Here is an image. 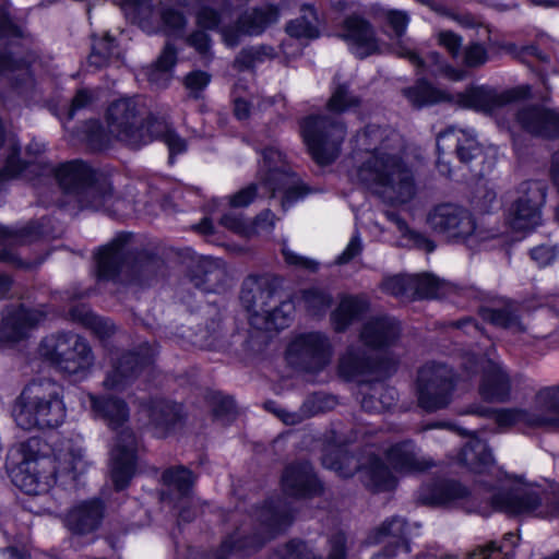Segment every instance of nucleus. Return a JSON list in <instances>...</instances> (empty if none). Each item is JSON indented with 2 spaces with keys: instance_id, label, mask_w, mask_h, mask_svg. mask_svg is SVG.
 Masks as SVG:
<instances>
[{
  "instance_id": "37998d69",
  "label": "nucleus",
  "mask_w": 559,
  "mask_h": 559,
  "mask_svg": "<svg viewBox=\"0 0 559 559\" xmlns=\"http://www.w3.org/2000/svg\"><path fill=\"white\" fill-rule=\"evenodd\" d=\"M146 144L153 139L162 140L169 150V163H174V157L187 150V142L166 122L164 119L152 117L147 121L146 131L144 130Z\"/></svg>"
},
{
  "instance_id": "09e8293b",
  "label": "nucleus",
  "mask_w": 559,
  "mask_h": 559,
  "mask_svg": "<svg viewBox=\"0 0 559 559\" xmlns=\"http://www.w3.org/2000/svg\"><path fill=\"white\" fill-rule=\"evenodd\" d=\"M483 318L491 324L512 331L513 333H523L525 325L520 319L518 308L508 304L501 308H485L481 311Z\"/></svg>"
},
{
  "instance_id": "2f4dec72",
  "label": "nucleus",
  "mask_w": 559,
  "mask_h": 559,
  "mask_svg": "<svg viewBox=\"0 0 559 559\" xmlns=\"http://www.w3.org/2000/svg\"><path fill=\"white\" fill-rule=\"evenodd\" d=\"M479 394L485 401L506 403L511 395V379L503 366L488 358L483 366Z\"/></svg>"
},
{
  "instance_id": "0e129e2a",
  "label": "nucleus",
  "mask_w": 559,
  "mask_h": 559,
  "mask_svg": "<svg viewBox=\"0 0 559 559\" xmlns=\"http://www.w3.org/2000/svg\"><path fill=\"white\" fill-rule=\"evenodd\" d=\"M334 405V400L322 393L309 395L300 406L305 419L316 416L330 409Z\"/></svg>"
},
{
  "instance_id": "4be33fe9",
  "label": "nucleus",
  "mask_w": 559,
  "mask_h": 559,
  "mask_svg": "<svg viewBox=\"0 0 559 559\" xmlns=\"http://www.w3.org/2000/svg\"><path fill=\"white\" fill-rule=\"evenodd\" d=\"M191 284L204 293H221L229 282L226 264L212 257H200L192 262L188 271Z\"/></svg>"
},
{
  "instance_id": "6e6d98bb",
  "label": "nucleus",
  "mask_w": 559,
  "mask_h": 559,
  "mask_svg": "<svg viewBox=\"0 0 559 559\" xmlns=\"http://www.w3.org/2000/svg\"><path fill=\"white\" fill-rule=\"evenodd\" d=\"M116 51L117 46L111 36L108 34L102 38L93 36L92 51L88 56V62L96 68H102L116 55Z\"/></svg>"
},
{
  "instance_id": "b1692460",
  "label": "nucleus",
  "mask_w": 559,
  "mask_h": 559,
  "mask_svg": "<svg viewBox=\"0 0 559 559\" xmlns=\"http://www.w3.org/2000/svg\"><path fill=\"white\" fill-rule=\"evenodd\" d=\"M402 333L401 322L390 314L371 316L359 330V340L372 349H385L396 344Z\"/></svg>"
},
{
  "instance_id": "58836bf2",
  "label": "nucleus",
  "mask_w": 559,
  "mask_h": 559,
  "mask_svg": "<svg viewBox=\"0 0 559 559\" xmlns=\"http://www.w3.org/2000/svg\"><path fill=\"white\" fill-rule=\"evenodd\" d=\"M90 402L95 415L105 420L111 429L121 428L129 420L128 404L118 396L111 394L90 395Z\"/></svg>"
},
{
  "instance_id": "f704fd0d",
  "label": "nucleus",
  "mask_w": 559,
  "mask_h": 559,
  "mask_svg": "<svg viewBox=\"0 0 559 559\" xmlns=\"http://www.w3.org/2000/svg\"><path fill=\"white\" fill-rule=\"evenodd\" d=\"M346 535L338 532L330 540L331 550L329 559H345L346 555ZM271 559H321L312 548L302 540L292 539L278 548Z\"/></svg>"
},
{
  "instance_id": "bb28decb",
  "label": "nucleus",
  "mask_w": 559,
  "mask_h": 559,
  "mask_svg": "<svg viewBox=\"0 0 559 559\" xmlns=\"http://www.w3.org/2000/svg\"><path fill=\"white\" fill-rule=\"evenodd\" d=\"M46 235L44 229V219L32 222L23 228L12 229L0 225V261L13 264L19 267H29V263H24L14 251L13 247L26 245Z\"/></svg>"
},
{
  "instance_id": "ea45409f",
  "label": "nucleus",
  "mask_w": 559,
  "mask_h": 559,
  "mask_svg": "<svg viewBox=\"0 0 559 559\" xmlns=\"http://www.w3.org/2000/svg\"><path fill=\"white\" fill-rule=\"evenodd\" d=\"M380 52L379 39L369 21L352 13V53L359 59Z\"/></svg>"
},
{
  "instance_id": "2eb2a0df",
  "label": "nucleus",
  "mask_w": 559,
  "mask_h": 559,
  "mask_svg": "<svg viewBox=\"0 0 559 559\" xmlns=\"http://www.w3.org/2000/svg\"><path fill=\"white\" fill-rule=\"evenodd\" d=\"M518 193L519 197L509 210V224L513 230H532L540 223L546 187L540 181L527 180L519 186Z\"/></svg>"
},
{
  "instance_id": "dca6fc26",
  "label": "nucleus",
  "mask_w": 559,
  "mask_h": 559,
  "mask_svg": "<svg viewBox=\"0 0 559 559\" xmlns=\"http://www.w3.org/2000/svg\"><path fill=\"white\" fill-rule=\"evenodd\" d=\"M156 349L147 342L123 352L114 364L103 382L108 390L122 391L130 385L140 373L150 367L155 358Z\"/></svg>"
},
{
  "instance_id": "3c124183",
  "label": "nucleus",
  "mask_w": 559,
  "mask_h": 559,
  "mask_svg": "<svg viewBox=\"0 0 559 559\" xmlns=\"http://www.w3.org/2000/svg\"><path fill=\"white\" fill-rule=\"evenodd\" d=\"M176 61V48L170 43H167L154 67L147 72L148 81L158 87L167 86L171 78L170 70L175 66Z\"/></svg>"
},
{
  "instance_id": "e433bc0d",
  "label": "nucleus",
  "mask_w": 559,
  "mask_h": 559,
  "mask_svg": "<svg viewBox=\"0 0 559 559\" xmlns=\"http://www.w3.org/2000/svg\"><path fill=\"white\" fill-rule=\"evenodd\" d=\"M385 457L397 472H423L435 465L431 460L418 454L412 440L392 444L385 451Z\"/></svg>"
},
{
  "instance_id": "6e6552de",
  "label": "nucleus",
  "mask_w": 559,
  "mask_h": 559,
  "mask_svg": "<svg viewBox=\"0 0 559 559\" xmlns=\"http://www.w3.org/2000/svg\"><path fill=\"white\" fill-rule=\"evenodd\" d=\"M132 234L119 233L108 243L99 247L95 254L97 276L99 280L115 281L118 276L143 274L148 265L157 260H143L135 254Z\"/></svg>"
},
{
  "instance_id": "412c9836",
  "label": "nucleus",
  "mask_w": 559,
  "mask_h": 559,
  "mask_svg": "<svg viewBox=\"0 0 559 559\" xmlns=\"http://www.w3.org/2000/svg\"><path fill=\"white\" fill-rule=\"evenodd\" d=\"M531 96L530 85H521L502 93L486 87L478 86L467 91L461 96V103L466 108L477 111L491 112L495 109L507 104L526 99Z\"/></svg>"
},
{
  "instance_id": "423d86ee",
  "label": "nucleus",
  "mask_w": 559,
  "mask_h": 559,
  "mask_svg": "<svg viewBox=\"0 0 559 559\" xmlns=\"http://www.w3.org/2000/svg\"><path fill=\"white\" fill-rule=\"evenodd\" d=\"M62 386L50 378L32 380L20 394L14 418L22 429L56 428L66 417Z\"/></svg>"
},
{
  "instance_id": "39448f33",
  "label": "nucleus",
  "mask_w": 559,
  "mask_h": 559,
  "mask_svg": "<svg viewBox=\"0 0 559 559\" xmlns=\"http://www.w3.org/2000/svg\"><path fill=\"white\" fill-rule=\"evenodd\" d=\"M255 532L247 535L245 528H237L226 537L214 559H228V555L248 556L260 548L266 540L286 531L294 521L292 504L282 498L269 499L253 513Z\"/></svg>"
},
{
  "instance_id": "69168bd1",
  "label": "nucleus",
  "mask_w": 559,
  "mask_h": 559,
  "mask_svg": "<svg viewBox=\"0 0 559 559\" xmlns=\"http://www.w3.org/2000/svg\"><path fill=\"white\" fill-rule=\"evenodd\" d=\"M281 251L285 262L292 267L310 273H317L320 269L319 261L294 252L288 248L286 241L282 243Z\"/></svg>"
},
{
  "instance_id": "a19ab883",
  "label": "nucleus",
  "mask_w": 559,
  "mask_h": 559,
  "mask_svg": "<svg viewBox=\"0 0 559 559\" xmlns=\"http://www.w3.org/2000/svg\"><path fill=\"white\" fill-rule=\"evenodd\" d=\"M352 378L354 376L385 377L396 368V361L379 353H352Z\"/></svg>"
},
{
  "instance_id": "e2e57ef3",
  "label": "nucleus",
  "mask_w": 559,
  "mask_h": 559,
  "mask_svg": "<svg viewBox=\"0 0 559 559\" xmlns=\"http://www.w3.org/2000/svg\"><path fill=\"white\" fill-rule=\"evenodd\" d=\"M84 140L92 150L98 151L107 147L110 143L108 133L97 120H90L84 126Z\"/></svg>"
},
{
  "instance_id": "7ed1b4c3",
  "label": "nucleus",
  "mask_w": 559,
  "mask_h": 559,
  "mask_svg": "<svg viewBox=\"0 0 559 559\" xmlns=\"http://www.w3.org/2000/svg\"><path fill=\"white\" fill-rule=\"evenodd\" d=\"M349 107V90L338 84L329 102V115H310L300 123L301 136L312 159L321 166L332 164L340 155L346 136V123L338 116Z\"/></svg>"
},
{
  "instance_id": "864d4df0",
  "label": "nucleus",
  "mask_w": 559,
  "mask_h": 559,
  "mask_svg": "<svg viewBox=\"0 0 559 559\" xmlns=\"http://www.w3.org/2000/svg\"><path fill=\"white\" fill-rule=\"evenodd\" d=\"M295 311V305L289 298L282 299L278 294L277 301L272 304L263 320L266 329L282 330L288 326Z\"/></svg>"
},
{
  "instance_id": "c03bdc74",
  "label": "nucleus",
  "mask_w": 559,
  "mask_h": 559,
  "mask_svg": "<svg viewBox=\"0 0 559 559\" xmlns=\"http://www.w3.org/2000/svg\"><path fill=\"white\" fill-rule=\"evenodd\" d=\"M468 414L478 415L480 417L492 419L501 429L510 428L518 424H524L533 427V415L528 409L521 408H501L495 409L487 406L474 405L469 406Z\"/></svg>"
},
{
  "instance_id": "aec40b11",
  "label": "nucleus",
  "mask_w": 559,
  "mask_h": 559,
  "mask_svg": "<svg viewBox=\"0 0 559 559\" xmlns=\"http://www.w3.org/2000/svg\"><path fill=\"white\" fill-rule=\"evenodd\" d=\"M277 19L278 12L271 4L248 10L239 16L235 26L222 28L224 41L227 46L234 47L239 44L241 35H260Z\"/></svg>"
},
{
  "instance_id": "4d7b16f0",
  "label": "nucleus",
  "mask_w": 559,
  "mask_h": 559,
  "mask_svg": "<svg viewBox=\"0 0 559 559\" xmlns=\"http://www.w3.org/2000/svg\"><path fill=\"white\" fill-rule=\"evenodd\" d=\"M412 275H393L383 278L381 283V289L396 298L403 300L414 299V290H412L413 284Z\"/></svg>"
},
{
  "instance_id": "052dcab7",
  "label": "nucleus",
  "mask_w": 559,
  "mask_h": 559,
  "mask_svg": "<svg viewBox=\"0 0 559 559\" xmlns=\"http://www.w3.org/2000/svg\"><path fill=\"white\" fill-rule=\"evenodd\" d=\"M301 299L307 311L312 316L324 313L332 301L329 294L317 287L302 290Z\"/></svg>"
},
{
  "instance_id": "473e14b6",
  "label": "nucleus",
  "mask_w": 559,
  "mask_h": 559,
  "mask_svg": "<svg viewBox=\"0 0 559 559\" xmlns=\"http://www.w3.org/2000/svg\"><path fill=\"white\" fill-rule=\"evenodd\" d=\"M104 509L103 502L97 499L83 501L69 511L67 527L75 535L91 534L100 526Z\"/></svg>"
},
{
  "instance_id": "9b49d317",
  "label": "nucleus",
  "mask_w": 559,
  "mask_h": 559,
  "mask_svg": "<svg viewBox=\"0 0 559 559\" xmlns=\"http://www.w3.org/2000/svg\"><path fill=\"white\" fill-rule=\"evenodd\" d=\"M427 225L437 234L455 242L473 243L485 237L476 227L473 214L465 207L454 203H441L429 210Z\"/></svg>"
},
{
  "instance_id": "9d476101",
  "label": "nucleus",
  "mask_w": 559,
  "mask_h": 559,
  "mask_svg": "<svg viewBox=\"0 0 559 559\" xmlns=\"http://www.w3.org/2000/svg\"><path fill=\"white\" fill-rule=\"evenodd\" d=\"M455 373L449 366L428 362L418 371V405L428 413L448 407L455 390Z\"/></svg>"
},
{
  "instance_id": "338daca9",
  "label": "nucleus",
  "mask_w": 559,
  "mask_h": 559,
  "mask_svg": "<svg viewBox=\"0 0 559 559\" xmlns=\"http://www.w3.org/2000/svg\"><path fill=\"white\" fill-rule=\"evenodd\" d=\"M225 14H230V4L224 2L221 11L203 5L197 14L198 24L206 29H215L219 26Z\"/></svg>"
},
{
  "instance_id": "f257e3e1",
  "label": "nucleus",
  "mask_w": 559,
  "mask_h": 559,
  "mask_svg": "<svg viewBox=\"0 0 559 559\" xmlns=\"http://www.w3.org/2000/svg\"><path fill=\"white\" fill-rule=\"evenodd\" d=\"M46 443L39 438H29L22 442L11 469L13 484L27 495L47 493L55 484L64 488H74L79 477L87 469L83 450L67 441L53 451L44 453Z\"/></svg>"
},
{
  "instance_id": "cd10ccee",
  "label": "nucleus",
  "mask_w": 559,
  "mask_h": 559,
  "mask_svg": "<svg viewBox=\"0 0 559 559\" xmlns=\"http://www.w3.org/2000/svg\"><path fill=\"white\" fill-rule=\"evenodd\" d=\"M147 428L156 438L163 439L176 432L183 420L179 404L167 400H153L145 408Z\"/></svg>"
},
{
  "instance_id": "393cba45",
  "label": "nucleus",
  "mask_w": 559,
  "mask_h": 559,
  "mask_svg": "<svg viewBox=\"0 0 559 559\" xmlns=\"http://www.w3.org/2000/svg\"><path fill=\"white\" fill-rule=\"evenodd\" d=\"M282 486L285 493L295 498L316 497L323 489L313 466L307 461L288 465L282 475Z\"/></svg>"
},
{
  "instance_id": "c85d7f7f",
  "label": "nucleus",
  "mask_w": 559,
  "mask_h": 559,
  "mask_svg": "<svg viewBox=\"0 0 559 559\" xmlns=\"http://www.w3.org/2000/svg\"><path fill=\"white\" fill-rule=\"evenodd\" d=\"M356 148L369 153L367 159L376 158L383 153H394L401 148V136L394 130L368 124L357 132L355 138Z\"/></svg>"
},
{
  "instance_id": "20e7f679",
  "label": "nucleus",
  "mask_w": 559,
  "mask_h": 559,
  "mask_svg": "<svg viewBox=\"0 0 559 559\" xmlns=\"http://www.w3.org/2000/svg\"><path fill=\"white\" fill-rule=\"evenodd\" d=\"M357 176L365 185L376 187L379 197L392 205L406 204L417 193L413 169L400 151L366 159L359 166Z\"/></svg>"
},
{
  "instance_id": "1a4fd4ad",
  "label": "nucleus",
  "mask_w": 559,
  "mask_h": 559,
  "mask_svg": "<svg viewBox=\"0 0 559 559\" xmlns=\"http://www.w3.org/2000/svg\"><path fill=\"white\" fill-rule=\"evenodd\" d=\"M262 166L260 169L261 186H263L271 197L275 192H282L281 205L283 211H287L297 201L308 194L307 188L300 182L296 174L290 171L285 163L283 154L275 146H267L262 151Z\"/></svg>"
},
{
  "instance_id": "c9c22d12",
  "label": "nucleus",
  "mask_w": 559,
  "mask_h": 559,
  "mask_svg": "<svg viewBox=\"0 0 559 559\" xmlns=\"http://www.w3.org/2000/svg\"><path fill=\"white\" fill-rule=\"evenodd\" d=\"M467 496V488L459 481L438 479L423 486L418 491L417 499L426 506H447Z\"/></svg>"
},
{
  "instance_id": "4c0bfd02",
  "label": "nucleus",
  "mask_w": 559,
  "mask_h": 559,
  "mask_svg": "<svg viewBox=\"0 0 559 559\" xmlns=\"http://www.w3.org/2000/svg\"><path fill=\"white\" fill-rule=\"evenodd\" d=\"M357 473L364 485L373 491H390L396 486V478L377 455H368L367 460L358 465Z\"/></svg>"
},
{
  "instance_id": "79ce46f5",
  "label": "nucleus",
  "mask_w": 559,
  "mask_h": 559,
  "mask_svg": "<svg viewBox=\"0 0 559 559\" xmlns=\"http://www.w3.org/2000/svg\"><path fill=\"white\" fill-rule=\"evenodd\" d=\"M68 316L71 321L88 329L100 341L110 338L117 331L111 319L95 314L84 304L71 307Z\"/></svg>"
},
{
  "instance_id": "603ef678",
  "label": "nucleus",
  "mask_w": 559,
  "mask_h": 559,
  "mask_svg": "<svg viewBox=\"0 0 559 559\" xmlns=\"http://www.w3.org/2000/svg\"><path fill=\"white\" fill-rule=\"evenodd\" d=\"M348 463V449L346 442L335 444L334 442L329 443L322 455V465L335 472L340 477L347 478L349 473L347 469Z\"/></svg>"
},
{
  "instance_id": "4468645a",
  "label": "nucleus",
  "mask_w": 559,
  "mask_h": 559,
  "mask_svg": "<svg viewBox=\"0 0 559 559\" xmlns=\"http://www.w3.org/2000/svg\"><path fill=\"white\" fill-rule=\"evenodd\" d=\"M287 360L295 368L316 373L330 361L331 344L325 334L309 332L298 334L287 347Z\"/></svg>"
},
{
  "instance_id": "5fc2aeb1",
  "label": "nucleus",
  "mask_w": 559,
  "mask_h": 559,
  "mask_svg": "<svg viewBox=\"0 0 559 559\" xmlns=\"http://www.w3.org/2000/svg\"><path fill=\"white\" fill-rule=\"evenodd\" d=\"M424 60L426 67L424 70H417V73L426 72L433 78L443 76L453 81H460L464 76L463 71L449 64L437 51L429 52Z\"/></svg>"
},
{
  "instance_id": "13d9d810",
  "label": "nucleus",
  "mask_w": 559,
  "mask_h": 559,
  "mask_svg": "<svg viewBox=\"0 0 559 559\" xmlns=\"http://www.w3.org/2000/svg\"><path fill=\"white\" fill-rule=\"evenodd\" d=\"M19 153L20 148L11 141L10 153L7 155L5 165L0 169V191L4 188L8 180L16 178L24 173H31L28 164H24L20 160Z\"/></svg>"
},
{
  "instance_id": "c756f323",
  "label": "nucleus",
  "mask_w": 559,
  "mask_h": 559,
  "mask_svg": "<svg viewBox=\"0 0 559 559\" xmlns=\"http://www.w3.org/2000/svg\"><path fill=\"white\" fill-rule=\"evenodd\" d=\"M453 148L460 162L468 165L483 158V147L475 135L466 130L450 127L440 132L437 139V150L447 152Z\"/></svg>"
},
{
  "instance_id": "6ab92c4d",
  "label": "nucleus",
  "mask_w": 559,
  "mask_h": 559,
  "mask_svg": "<svg viewBox=\"0 0 559 559\" xmlns=\"http://www.w3.org/2000/svg\"><path fill=\"white\" fill-rule=\"evenodd\" d=\"M406 531L407 523L403 518L392 516L385 520L367 538L368 544L384 543L383 549L373 554L372 559H396L400 554L409 552Z\"/></svg>"
},
{
  "instance_id": "a211bd4d",
  "label": "nucleus",
  "mask_w": 559,
  "mask_h": 559,
  "mask_svg": "<svg viewBox=\"0 0 559 559\" xmlns=\"http://www.w3.org/2000/svg\"><path fill=\"white\" fill-rule=\"evenodd\" d=\"M138 442L132 430L122 428L111 450V479L117 490L124 489L134 474Z\"/></svg>"
},
{
  "instance_id": "7c9ffc66",
  "label": "nucleus",
  "mask_w": 559,
  "mask_h": 559,
  "mask_svg": "<svg viewBox=\"0 0 559 559\" xmlns=\"http://www.w3.org/2000/svg\"><path fill=\"white\" fill-rule=\"evenodd\" d=\"M0 78L5 79L25 100L34 98L35 83L28 63L13 58L7 46L0 49Z\"/></svg>"
},
{
  "instance_id": "f03ea898",
  "label": "nucleus",
  "mask_w": 559,
  "mask_h": 559,
  "mask_svg": "<svg viewBox=\"0 0 559 559\" xmlns=\"http://www.w3.org/2000/svg\"><path fill=\"white\" fill-rule=\"evenodd\" d=\"M31 173H37L38 181L52 178L63 193L60 207L73 210H98L112 197V187L108 178L82 159H72L53 164L28 163Z\"/></svg>"
},
{
  "instance_id": "72a5a7b5",
  "label": "nucleus",
  "mask_w": 559,
  "mask_h": 559,
  "mask_svg": "<svg viewBox=\"0 0 559 559\" xmlns=\"http://www.w3.org/2000/svg\"><path fill=\"white\" fill-rule=\"evenodd\" d=\"M530 411L533 427L559 429V384L540 389Z\"/></svg>"
},
{
  "instance_id": "de8ad7c7",
  "label": "nucleus",
  "mask_w": 559,
  "mask_h": 559,
  "mask_svg": "<svg viewBox=\"0 0 559 559\" xmlns=\"http://www.w3.org/2000/svg\"><path fill=\"white\" fill-rule=\"evenodd\" d=\"M402 94L417 109L435 105L441 102L444 96L425 78L418 79L413 86L403 88Z\"/></svg>"
},
{
  "instance_id": "ddd939ff",
  "label": "nucleus",
  "mask_w": 559,
  "mask_h": 559,
  "mask_svg": "<svg viewBox=\"0 0 559 559\" xmlns=\"http://www.w3.org/2000/svg\"><path fill=\"white\" fill-rule=\"evenodd\" d=\"M108 132L127 145L138 148L145 142L143 118L133 98L112 102L107 109Z\"/></svg>"
},
{
  "instance_id": "a18cd8bd",
  "label": "nucleus",
  "mask_w": 559,
  "mask_h": 559,
  "mask_svg": "<svg viewBox=\"0 0 559 559\" xmlns=\"http://www.w3.org/2000/svg\"><path fill=\"white\" fill-rule=\"evenodd\" d=\"M459 461L474 473H483L493 463V456L485 441L473 437L462 449Z\"/></svg>"
},
{
  "instance_id": "49530a36",
  "label": "nucleus",
  "mask_w": 559,
  "mask_h": 559,
  "mask_svg": "<svg viewBox=\"0 0 559 559\" xmlns=\"http://www.w3.org/2000/svg\"><path fill=\"white\" fill-rule=\"evenodd\" d=\"M301 15L286 25V32L296 38L314 39L320 35L319 17L311 4H304L300 9Z\"/></svg>"
},
{
  "instance_id": "680f3d73",
  "label": "nucleus",
  "mask_w": 559,
  "mask_h": 559,
  "mask_svg": "<svg viewBox=\"0 0 559 559\" xmlns=\"http://www.w3.org/2000/svg\"><path fill=\"white\" fill-rule=\"evenodd\" d=\"M272 51L273 49L267 46L243 48L235 59V67L241 71L250 69L271 57Z\"/></svg>"
},
{
  "instance_id": "8fccbe9b",
  "label": "nucleus",
  "mask_w": 559,
  "mask_h": 559,
  "mask_svg": "<svg viewBox=\"0 0 559 559\" xmlns=\"http://www.w3.org/2000/svg\"><path fill=\"white\" fill-rule=\"evenodd\" d=\"M162 479L164 485L179 495L180 500H188L191 497V490L195 481L193 473L185 466H174L167 468Z\"/></svg>"
},
{
  "instance_id": "5701e85b",
  "label": "nucleus",
  "mask_w": 559,
  "mask_h": 559,
  "mask_svg": "<svg viewBox=\"0 0 559 559\" xmlns=\"http://www.w3.org/2000/svg\"><path fill=\"white\" fill-rule=\"evenodd\" d=\"M45 317L41 310L27 309L24 306L5 309L0 322V343L14 344L28 337L31 330Z\"/></svg>"
},
{
  "instance_id": "bf43d9fd",
  "label": "nucleus",
  "mask_w": 559,
  "mask_h": 559,
  "mask_svg": "<svg viewBox=\"0 0 559 559\" xmlns=\"http://www.w3.org/2000/svg\"><path fill=\"white\" fill-rule=\"evenodd\" d=\"M412 277L414 281V285H412V290H414V299L438 297L439 290L441 288V282L438 277L430 273L412 275Z\"/></svg>"
},
{
  "instance_id": "f3484780",
  "label": "nucleus",
  "mask_w": 559,
  "mask_h": 559,
  "mask_svg": "<svg viewBox=\"0 0 559 559\" xmlns=\"http://www.w3.org/2000/svg\"><path fill=\"white\" fill-rule=\"evenodd\" d=\"M281 293V280L271 275H249L241 285L240 301L254 318H264Z\"/></svg>"
},
{
  "instance_id": "f8f14e48",
  "label": "nucleus",
  "mask_w": 559,
  "mask_h": 559,
  "mask_svg": "<svg viewBox=\"0 0 559 559\" xmlns=\"http://www.w3.org/2000/svg\"><path fill=\"white\" fill-rule=\"evenodd\" d=\"M550 492L532 485L518 484L497 492L492 504L511 515L550 518Z\"/></svg>"
},
{
  "instance_id": "774afa93",
  "label": "nucleus",
  "mask_w": 559,
  "mask_h": 559,
  "mask_svg": "<svg viewBox=\"0 0 559 559\" xmlns=\"http://www.w3.org/2000/svg\"><path fill=\"white\" fill-rule=\"evenodd\" d=\"M401 224V236L407 243L416 249L424 250L427 253L436 249V243L426 234L412 229L406 223Z\"/></svg>"
},
{
  "instance_id": "a878e982",
  "label": "nucleus",
  "mask_w": 559,
  "mask_h": 559,
  "mask_svg": "<svg viewBox=\"0 0 559 559\" xmlns=\"http://www.w3.org/2000/svg\"><path fill=\"white\" fill-rule=\"evenodd\" d=\"M515 116L521 128L530 134L543 139L559 138V109L531 105L520 108Z\"/></svg>"
},
{
  "instance_id": "0eeeda50",
  "label": "nucleus",
  "mask_w": 559,
  "mask_h": 559,
  "mask_svg": "<svg viewBox=\"0 0 559 559\" xmlns=\"http://www.w3.org/2000/svg\"><path fill=\"white\" fill-rule=\"evenodd\" d=\"M38 353L60 372L69 376L85 373L94 362L87 341L74 333H57L43 338Z\"/></svg>"
}]
</instances>
